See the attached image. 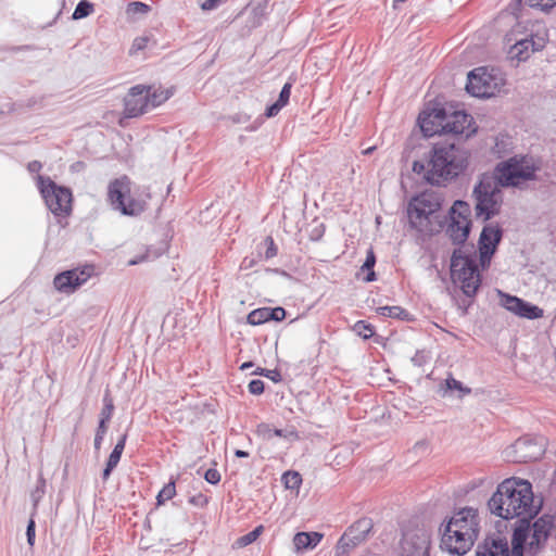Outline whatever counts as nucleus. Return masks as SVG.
<instances>
[{"mask_svg": "<svg viewBox=\"0 0 556 556\" xmlns=\"http://www.w3.org/2000/svg\"><path fill=\"white\" fill-rule=\"evenodd\" d=\"M541 168V162L533 156L515 155L500 162L492 174H482L472 191L476 216L485 222L500 214L503 204L501 188L519 187L523 181L534 180Z\"/></svg>", "mask_w": 556, "mask_h": 556, "instance_id": "1", "label": "nucleus"}, {"mask_svg": "<svg viewBox=\"0 0 556 556\" xmlns=\"http://www.w3.org/2000/svg\"><path fill=\"white\" fill-rule=\"evenodd\" d=\"M488 508L492 515L502 519H517L516 526L523 521L532 526L531 520L539 514L541 503H534V494L529 481L509 478L497 485L488 502Z\"/></svg>", "mask_w": 556, "mask_h": 556, "instance_id": "2", "label": "nucleus"}, {"mask_svg": "<svg viewBox=\"0 0 556 556\" xmlns=\"http://www.w3.org/2000/svg\"><path fill=\"white\" fill-rule=\"evenodd\" d=\"M467 166V155L455 142L434 143L426 162L415 161L414 173L433 186H444Z\"/></svg>", "mask_w": 556, "mask_h": 556, "instance_id": "3", "label": "nucleus"}, {"mask_svg": "<svg viewBox=\"0 0 556 556\" xmlns=\"http://www.w3.org/2000/svg\"><path fill=\"white\" fill-rule=\"evenodd\" d=\"M477 510L466 507L454 514L443 526L440 547L450 554L464 555L473 545L478 534Z\"/></svg>", "mask_w": 556, "mask_h": 556, "instance_id": "4", "label": "nucleus"}, {"mask_svg": "<svg viewBox=\"0 0 556 556\" xmlns=\"http://www.w3.org/2000/svg\"><path fill=\"white\" fill-rule=\"evenodd\" d=\"M556 529V511L544 514L532 526L526 521L514 528L511 536V556H523L527 545L528 553L534 556L544 546L552 531Z\"/></svg>", "mask_w": 556, "mask_h": 556, "instance_id": "5", "label": "nucleus"}, {"mask_svg": "<svg viewBox=\"0 0 556 556\" xmlns=\"http://www.w3.org/2000/svg\"><path fill=\"white\" fill-rule=\"evenodd\" d=\"M473 118L464 111H451L435 108L430 112L424 111L418 116V124L426 137L439 135H463L469 129Z\"/></svg>", "mask_w": 556, "mask_h": 556, "instance_id": "6", "label": "nucleus"}, {"mask_svg": "<svg viewBox=\"0 0 556 556\" xmlns=\"http://www.w3.org/2000/svg\"><path fill=\"white\" fill-rule=\"evenodd\" d=\"M451 278L465 295H476L481 285L476 255L467 254L463 248L455 249L451 257Z\"/></svg>", "mask_w": 556, "mask_h": 556, "instance_id": "7", "label": "nucleus"}, {"mask_svg": "<svg viewBox=\"0 0 556 556\" xmlns=\"http://www.w3.org/2000/svg\"><path fill=\"white\" fill-rule=\"evenodd\" d=\"M131 181L127 176L112 180L108 187V200L114 211L125 216H139L146 210L144 201L130 195Z\"/></svg>", "mask_w": 556, "mask_h": 556, "instance_id": "8", "label": "nucleus"}, {"mask_svg": "<svg viewBox=\"0 0 556 556\" xmlns=\"http://www.w3.org/2000/svg\"><path fill=\"white\" fill-rule=\"evenodd\" d=\"M504 78L497 70L478 67L468 73L466 90L477 98H491L501 91Z\"/></svg>", "mask_w": 556, "mask_h": 556, "instance_id": "9", "label": "nucleus"}, {"mask_svg": "<svg viewBox=\"0 0 556 556\" xmlns=\"http://www.w3.org/2000/svg\"><path fill=\"white\" fill-rule=\"evenodd\" d=\"M37 187L46 205L54 215L68 214L72 210V191L58 186L50 177L38 175Z\"/></svg>", "mask_w": 556, "mask_h": 556, "instance_id": "10", "label": "nucleus"}, {"mask_svg": "<svg viewBox=\"0 0 556 556\" xmlns=\"http://www.w3.org/2000/svg\"><path fill=\"white\" fill-rule=\"evenodd\" d=\"M374 528L370 518H361L353 522L342 534L336 545V555L349 554L356 546L365 542Z\"/></svg>", "mask_w": 556, "mask_h": 556, "instance_id": "11", "label": "nucleus"}, {"mask_svg": "<svg viewBox=\"0 0 556 556\" xmlns=\"http://www.w3.org/2000/svg\"><path fill=\"white\" fill-rule=\"evenodd\" d=\"M430 533L424 527L404 530L401 541V556H429Z\"/></svg>", "mask_w": 556, "mask_h": 556, "instance_id": "12", "label": "nucleus"}, {"mask_svg": "<svg viewBox=\"0 0 556 556\" xmlns=\"http://www.w3.org/2000/svg\"><path fill=\"white\" fill-rule=\"evenodd\" d=\"M463 208L465 213L468 211V204L464 201L457 200L451 208V222L446 228V233L454 244H464L470 233L471 220L468 215L458 212Z\"/></svg>", "mask_w": 556, "mask_h": 556, "instance_id": "13", "label": "nucleus"}, {"mask_svg": "<svg viewBox=\"0 0 556 556\" xmlns=\"http://www.w3.org/2000/svg\"><path fill=\"white\" fill-rule=\"evenodd\" d=\"M511 451L516 453L514 462L528 463L541 458L545 451L544 439L522 437L516 440L511 445Z\"/></svg>", "mask_w": 556, "mask_h": 556, "instance_id": "14", "label": "nucleus"}, {"mask_svg": "<svg viewBox=\"0 0 556 556\" xmlns=\"http://www.w3.org/2000/svg\"><path fill=\"white\" fill-rule=\"evenodd\" d=\"M497 293L501 305L510 313L527 319H538L543 317V309L539 306L501 290H498Z\"/></svg>", "mask_w": 556, "mask_h": 556, "instance_id": "15", "label": "nucleus"}, {"mask_svg": "<svg viewBox=\"0 0 556 556\" xmlns=\"http://www.w3.org/2000/svg\"><path fill=\"white\" fill-rule=\"evenodd\" d=\"M148 86L136 85L131 87L124 99V114L126 117H137L150 110L148 102Z\"/></svg>", "mask_w": 556, "mask_h": 556, "instance_id": "16", "label": "nucleus"}, {"mask_svg": "<svg viewBox=\"0 0 556 556\" xmlns=\"http://www.w3.org/2000/svg\"><path fill=\"white\" fill-rule=\"evenodd\" d=\"M93 268L86 266L84 269H72L63 271L55 276L53 283L56 290L61 292H73L80 287L91 276Z\"/></svg>", "mask_w": 556, "mask_h": 556, "instance_id": "17", "label": "nucleus"}, {"mask_svg": "<svg viewBox=\"0 0 556 556\" xmlns=\"http://www.w3.org/2000/svg\"><path fill=\"white\" fill-rule=\"evenodd\" d=\"M513 41L514 45L510 47L508 53L511 60H517L518 62L528 60L531 53L534 51H540L544 48L543 39L539 38L535 41L532 35L515 38Z\"/></svg>", "mask_w": 556, "mask_h": 556, "instance_id": "18", "label": "nucleus"}, {"mask_svg": "<svg viewBox=\"0 0 556 556\" xmlns=\"http://www.w3.org/2000/svg\"><path fill=\"white\" fill-rule=\"evenodd\" d=\"M407 215L409 226L416 229L418 232L424 235H431L433 232L432 220H435L432 216L426 213L425 208L417 207L414 205L412 200L407 206Z\"/></svg>", "mask_w": 556, "mask_h": 556, "instance_id": "19", "label": "nucleus"}, {"mask_svg": "<svg viewBox=\"0 0 556 556\" xmlns=\"http://www.w3.org/2000/svg\"><path fill=\"white\" fill-rule=\"evenodd\" d=\"M476 556H509L508 544L500 538H488L478 544Z\"/></svg>", "mask_w": 556, "mask_h": 556, "instance_id": "20", "label": "nucleus"}, {"mask_svg": "<svg viewBox=\"0 0 556 556\" xmlns=\"http://www.w3.org/2000/svg\"><path fill=\"white\" fill-rule=\"evenodd\" d=\"M414 205L425 208L428 215L432 216L435 220L439 218V211L441 208V199L434 193L424 192L413 199Z\"/></svg>", "mask_w": 556, "mask_h": 556, "instance_id": "21", "label": "nucleus"}, {"mask_svg": "<svg viewBox=\"0 0 556 556\" xmlns=\"http://www.w3.org/2000/svg\"><path fill=\"white\" fill-rule=\"evenodd\" d=\"M502 235L503 231L498 226H484L480 233L479 248L496 250L501 242Z\"/></svg>", "mask_w": 556, "mask_h": 556, "instance_id": "22", "label": "nucleus"}, {"mask_svg": "<svg viewBox=\"0 0 556 556\" xmlns=\"http://www.w3.org/2000/svg\"><path fill=\"white\" fill-rule=\"evenodd\" d=\"M126 440H127V434H123L121 437V439L118 440V442L115 444L113 451L111 452L109 459L105 464V468L103 469V472H102L103 480H108L111 472L118 465L122 454H123V451L125 448Z\"/></svg>", "mask_w": 556, "mask_h": 556, "instance_id": "23", "label": "nucleus"}, {"mask_svg": "<svg viewBox=\"0 0 556 556\" xmlns=\"http://www.w3.org/2000/svg\"><path fill=\"white\" fill-rule=\"evenodd\" d=\"M321 539L323 534L319 532H299L293 538V544L296 551L312 549Z\"/></svg>", "mask_w": 556, "mask_h": 556, "instance_id": "24", "label": "nucleus"}, {"mask_svg": "<svg viewBox=\"0 0 556 556\" xmlns=\"http://www.w3.org/2000/svg\"><path fill=\"white\" fill-rule=\"evenodd\" d=\"M173 93L174 92L172 89H162V88L153 89L151 86H148L147 96H148V102L150 105V110L164 103L166 100H168L173 96Z\"/></svg>", "mask_w": 556, "mask_h": 556, "instance_id": "25", "label": "nucleus"}, {"mask_svg": "<svg viewBox=\"0 0 556 556\" xmlns=\"http://www.w3.org/2000/svg\"><path fill=\"white\" fill-rule=\"evenodd\" d=\"M377 313L383 317L399 318L402 320H408V312L401 306H380L377 308Z\"/></svg>", "mask_w": 556, "mask_h": 556, "instance_id": "26", "label": "nucleus"}, {"mask_svg": "<svg viewBox=\"0 0 556 556\" xmlns=\"http://www.w3.org/2000/svg\"><path fill=\"white\" fill-rule=\"evenodd\" d=\"M376 264V256L372 249L367 251L366 260L362 266V270H367V275L364 277V281L371 282L376 280V274L374 266Z\"/></svg>", "mask_w": 556, "mask_h": 556, "instance_id": "27", "label": "nucleus"}, {"mask_svg": "<svg viewBox=\"0 0 556 556\" xmlns=\"http://www.w3.org/2000/svg\"><path fill=\"white\" fill-rule=\"evenodd\" d=\"M248 323L253 326L262 325L269 321L268 307H262L252 311L247 318Z\"/></svg>", "mask_w": 556, "mask_h": 556, "instance_id": "28", "label": "nucleus"}, {"mask_svg": "<svg viewBox=\"0 0 556 556\" xmlns=\"http://www.w3.org/2000/svg\"><path fill=\"white\" fill-rule=\"evenodd\" d=\"M114 412V403L113 399L110 395V392L106 391L103 396V407L100 413V420H103V424L108 425L111 420Z\"/></svg>", "mask_w": 556, "mask_h": 556, "instance_id": "29", "label": "nucleus"}, {"mask_svg": "<svg viewBox=\"0 0 556 556\" xmlns=\"http://www.w3.org/2000/svg\"><path fill=\"white\" fill-rule=\"evenodd\" d=\"M286 489L298 490L302 484V477L298 471H287L281 478Z\"/></svg>", "mask_w": 556, "mask_h": 556, "instance_id": "30", "label": "nucleus"}, {"mask_svg": "<svg viewBox=\"0 0 556 556\" xmlns=\"http://www.w3.org/2000/svg\"><path fill=\"white\" fill-rule=\"evenodd\" d=\"M93 11L92 3L87 0H81L75 8L74 13L72 15L73 20H80L89 16Z\"/></svg>", "mask_w": 556, "mask_h": 556, "instance_id": "31", "label": "nucleus"}, {"mask_svg": "<svg viewBox=\"0 0 556 556\" xmlns=\"http://www.w3.org/2000/svg\"><path fill=\"white\" fill-rule=\"evenodd\" d=\"M262 532H263V526L256 527L254 530H252L249 533L240 536L236 541L237 546L244 547V546H248V545L252 544L254 541H256V539L260 536V534Z\"/></svg>", "mask_w": 556, "mask_h": 556, "instance_id": "32", "label": "nucleus"}, {"mask_svg": "<svg viewBox=\"0 0 556 556\" xmlns=\"http://www.w3.org/2000/svg\"><path fill=\"white\" fill-rule=\"evenodd\" d=\"M353 329L358 336L363 337L364 339H369L375 333L374 326L365 320L356 321Z\"/></svg>", "mask_w": 556, "mask_h": 556, "instance_id": "33", "label": "nucleus"}, {"mask_svg": "<svg viewBox=\"0 0 556 556\" xmlns=\"http://www.w3.org/2000/svg\"><path fill=\"white\" fill-rule=\"evenodd\" d=\"M176 494V486L175 482L170 481L167 484L163 486V489L159 492L156 500L157 504H164L166 501L173 498V496Z\"/></svg>", "mask_w": 556, "mask_h": 556, "instance_id": "34", "label": "nucleus"}, {"mask_svg": "<svg viewBox=\"0 0 556 556\" xmlns=\"http://www.w3.org/2000/svg\"><path fill=\"white\" fill-rule=\"evenodd\" d=\"M445 392L448 391V390H458L462 395L460 396H464V395H467V394H470L471 393V389L468 388V387H464L463 383L456 379H454L453 377H450L445 380Z\"/></svg>", "mask_w": 556, "mask_h": 556, "instance_id": "35", "label": "nucleus"}, {"mask_svg": "<svg viewBox=\"0 0 556 556\" xmlns=\"http://www.w3.org/2000/svg\"><path fill=\"white\" fill-rule=\"evenodd\" d=\"M106 431L108 425L103 424V420H99V425L93 441V446L96 451H100Z\"/></svg>", "mask_w": 556, "mask_h": 556, "instance_id": "36", "label": "nucleus"}, {"mask_svg": "<svg viewBox=\"0 0 556 556\" xmlns=\"http://www.w3.org/2000/svg\"><path fill=\"white\" fill-rule=\"evenodd\" d=\"M45 486H46V481L40 476L35 490L30 494L31 501H33L35 507L38 505L39 501L42 498V496L45 494Z\"/></svg>", "mask_w": 556, "mask_h": 556, "instance_id": "37", "label": "nucleus"}, {"mask_svg": "<svg viewBox=\"0 0 556 556\" xmlns=\"http://www.w3.org/2000/svg\"><path fill=\"white\" fill-rule=\"evenodd\" d=\"M150 10L151 8L148 4L140 1H134L127 5L128 14H147Z\"/></svg>", "mask_w": 556, "mask_h": 556, "instance_id": "38", "label": "nucleus"}, {"mask_svg": "<svg viewBox=\"0 0 556 556\" xmlns=\"http://www.w3.org/2000/svg\"><path fill=\"white\" fill-rule=\"evenodd\" d=\"M253 374L264 376L274 382H280L282 379L281 374L277 369L270 370V369L257 367L255 369V371H253Z\"/></svg>", "mask_w": 556, "mask_h": 556, "instance_id": "39", "label": "nucleus"}, {"mask_svg": "<svg viewBox=\"0 0 556 556\" xmlns=\"http://www.w3.org/2000/svg\"><path fill=\"white\" fill-rule=\"evenodd\" d=\"M526 2L532 8L542 10H548L556 5V0H526Z\"/></svg>", "mask_w": 556, "mask_h": 556, "instance_id": "40", "label": "nucleus"}, {"mask_svg": "<svg viewBox=\"0 0 556 556\" xmlns=\"http://www.w3.org/2000/svg\"><path fill=\"white\" fill-rule=\"evenodd\" d=\"M527 27L522 23H517L509 33L506 34L507 42H511L515 38H519V35L525 34Z\"/></svg>", "mask_w": 556, "mask_h": 556, "instance_id": "41", "label": "nucleus"}, {"mask_svg": "<svg viewBox=\"0 0 556 556\" xmlns=\"http://www.w3.org/2000/svg\"><path fill=\"white\" fill-rule=\"evenodd\" d=\"M325 229H326V227H325V225L323 223L316 224L309 230V239L312 241L320 240L323 238L324 233H325Z\"/></svg>", "mask_w": 556, "mask_h": 556, "instance_id": "42", "label": "nucleus"}, {"mask_svg": "<svg viewBox=\"0 0 556 556\" xmlns=\"http://www.w3.org/2000/svg\"><path fill=\"white\" fill-rule=\"evenodd\" d=\"M269 320L281 321L286 318V311L283 307H268Z\"/></svg>", "mask_w": 556, "mask_h": 556, "instance_id": "43", "label": "nucleus"}, {"mask_svg": "<svg viewBox=\"0 0 556 556\" xmlns=\"http://www.w3.org/2000/svg\"><path fill=\"white\" fill-rule=\"evenodd\" d=\"M264 388H265V384L260 379L251 380L248 386L249 392L254 395L262 394L264 392Z\"/></svg>", "mask_w": 556, "mask_h": 556, "instance_id": "44", "label": "nucleus"}, {"mask_svg": "<svg viewBox=\"0 0 556 556\" xmlns=\"http://www.w3.org/2000/svg\"><path fill=\"white\" fill-rule=\"evenodd\" d=\"M291 88H292V84L286 83L279 93V98L277 101L283 105H287V103L289 102V99H290Z\"/></svg>", "mask_w": 556, "mask_h": 556, "instance_id": "45", "label": "nucleus"}, {"mask_svg": "<svg viewBox=\"0 0 556 556\" xmlns=\"http://www.w3.org/2000/svg\"><path fill=\"white\" fill-rule=\"evenodd\" d=\"M495 251L496 250H492V249H488V248L486 249L479 248L480 263L483 267H485L490 264L491 257L493 256Z\"/></svg>", "mask_w": 556, "mask_h": 556, "instance_id": "46", "label": "nucleus"}, {"mask_svg": "<svg viewBox=\"0 0 556 556\" xmlns=\"http://www.w3.org/2000/svg\"><path fill=\"white\" fill-rule=\"evenodd\" d=\"M204 479L211 484H217L220 481V473L215 468H210L204 473Z\"/></svg>", "mask_w": 556, "mask_h": 556, "instance_id": "47", "label": "nucleus"}, {"mask_svg": "<svg viewBox=\"0 0 556 556\" xmlns=\"http://www.w3.org/2000/svg\"><path fill=\"white\" fill-rule=\"evenodd\" d=\"M256 432L258 435L267 440L271 439L274 435V430L270 428L268 424L264 422L257 426Z\"/></svg>", "mask_w": 556, "mask_h": 556, "instance_id": "48", "label": "nucleus"}, {"mask_svg": "<svg viewBox=\"0 0 556 556\" xmlns=\"http://www.w3.org/2000/svg\"><path fill=\"white\" fill-rule=\"evenodd\" d=\"M148 41H149V39L147 37H137V38H135V40L132 42V46H131V49H130V53H135L137 51L146 49L147 45H148Z\"/></svg>", "mask_w": 556, "mask_h": 556, "instance_id": "49", "label": "nucleus"}, {"mask_svg": "<svg viewBox=\"0 0 556 556\" xmlns=\"http://www.w3.org/2000/svg\"><path fill=\"white\" fill-rule=\"evenodd\" d=\"M265 243L267 244V249H266V252H265V258H271L274 256L277 255V247L273 240L271 237H267L265 239Z\"/></svg>", "mask_w": 556, "mask_h": 556, "instance_id": "50", "label": "nucleus"}, {"mask_svg": "<svg viewBox=\"0 0 556 556\" xmlns=\"http://www.w3.org/2000/svg\"><path fill=\"white\" fill-rule=\"evenodd\" d=\"M274 435L282 437L289 440H296L299 438L298 432L293 429L291 430H282V429H274Z\"/></svg>", "mask_w": 556, "mask_h": 556, "instance_id": "51", "label": "nucleus"}, {"mask_svg": "<svg viewBox=\"0 0 556 556\" xmlns=\"http://www.w3.org/2000/svg\"><path fill=\"white\" fill-rule=\"evenodd\" d=\"M35 529H36L35 521H34V519H30L28 521V525L26 528L27 542L30 546H33L35 544V536H36Z\"/></svg>", "mask_w": 556, "mask_h": 556, "instance_id": "52", "label": "nucleus"}, {"mask_svg": "<svg viewBox=\"0 0 556 556\" xmlns=\"http://www.w3.org/2000/svg\"><path fill=\"white\" fill-rule=\"evenodd\" d=\"M283 106H285L283 104H281L280 102L276 101L275 103H273L271 105H269L266 109L265 115L267 117H274V116H276L280 112V110Z\"/></svg>", "mask_w": 556, "mask_h": 556, "instance_id": "53", "label": "nucleus"}, {"mask_svg": "<svg viewBox=\"0 0 556 556\" xmlns=\"http://www.w3.org/2000/svg\"><path fill=\"white\" fill-rule=\"evenodd\" d=\"M226 0H205L202 4H201V9L203 11H211V10H214L216 8H218L222 3H224Z\"/></svg>", "mask_w": 556, "mask_h": 556, "instance_id": "54", "label": "nucleus"}, {"mask_svg": "<svg viewBox=\"0 0 556 556\" xmlns=\"http://www.w3.org/2000/svg\"><path fill=\"white\" fill-rule=\"evenodd\" d=\"M189 502L193 505L203 506L207 503V498L204 495L199 494V495L190 497Z\"/></svg>", "mask_w": 556, "mask_h": 556, "instance_id": "55", "label": "nucleus"}, {"mask_svg": "<svg viewBox=\"0 0 556 556\" xmlns=\"http://www.w3.org/2000/svg\"><path fill=\"white\" fill-rule=\"evenodd\" d=\"M42 168V164L39 161H31L27 165V169L29 173H39Z\"/></svg>", "mask_w": 556, "mask_h": 556, "instance_id": "56", "label": "nucleus"}, {"mask_svg": "<svg viewBox=\"0 0 556 556\" xmlns=\"http://www.w3.org/2000/svg\"><path fill=\"white\" fill-rule=\"evenodd\" d=\"M255 261L253 258L244 257L241 262L240 269H250L254 266Z\"/></svg>", "mask_w": 556, "mask_h": 556, "instance_id": "57", "label": "nucleus"}, {"mask_svg": "<svg viewBox=\"0 0 556 556\" xmlns=\"http://www.w3.org/2000/svg\"><path fill=\"white\" fill-rule=\"evenodd\" d=\"M235 455L239 458H244L249 456V453L242 450H236Z\"/></svg>", "mask_w": 556, "mask_h": 556, "instance_id": "58", "label": "nucleus"}, {"mask_svg": "<svg viewBox=\"0 0 556 556\" xmlns=\"http://www.w3.org/2000/svg\"><path fill=\"white\" fill-rule=\"evenodd\" d=\"M251 367H253V363L252 362H245V363H243L240 366V369L245 370V369L251 368Z\"/></svg>", "mask_w": 556, "mask_h": 556, "instance_id": "59", "label": "nucleus"}, {"mask_svg": "<svg viewBox=\"0 0 556 556\" xmlns=\"http://www.w3.org/2000/svg\"><path fill=\"white\" fill-rule=\"evenodd\" d=\"M406 0H393V8H396L399 3H403Z\"/></svg>", "mask_w": 556, "mask_h": 556, "instance_id": "60", "label": "nucleus"}, {"mask_svg": "<svg viewBox=\"0 0 556 556\" xmlns=\"http://www.w3.org/2000/svg\"><path fill=\"white\" fill-rule=\"evenodd\" d=\"M374 149H375L374 147L368 148V149L365 151V153H366V154H368V153H370Z\"/></svg>", "mask_w": 556, "mask_h": 556, "instance_id": "61", "label": "nucleus"}, {"mask_svg": "<svg viewBox=\"0 0 556 556\" xmlns=\"http://www.w3.org/2000/svg\"><path fill=\"white\" fill-rule=\"evenodd\" d=\"M472 132H475V129L473 130H469L466 136L469 137Z\"/></svg>", "mask_w": 556, "mask_h": 556, "instance_id": "62", "label": "nucleus"}]
</instances>
